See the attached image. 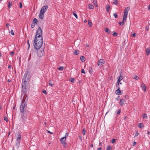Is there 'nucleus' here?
<instances>
[{
	"label": "nucleus",
	"instance_id": "c9c22d12",
	"mask_svg": "<svg viewBox=\"0 0 150 150\" xmlns=\"http://www.w3.org/2000/svg\"><path fill=\"white\" fill-rule=\"evenodd\" d=\"M75 12L74 11L73 12V15L74 16L76 17V18H78V16L75 13Z\"/></svg>",
	"mask_w": 150,
	"mask_h": 150
},
{
	"label": "nucleus",
	"instance_id": "49530a36",
	"mask_svg": "<svg viewBox=\"0 0 150 150\" xmlns=\"http://www.w3.org/2000/svg\"><path fill=\"white\" fill-rule=\"evenodd\" d=\"M42 92L45 95L47 94V91L45 90H43L42 91Z\"/></svg>",
	"mask_w": 150,
	"mask_h": 150
},
{
	"label": "nucleus",
	"instance_id": "a19ab883",
	"mask_svg": "<svg viewBox=\"0 0 150 150\" xmlns=\"http://www.w3.org/2000/svg\"><path fill=\"white\" fill-rule=\"evenodd\" d=\"M113 15L115 18H117L118 17L117 14L116 13H114L113 14Z\"/></svg>",
	"mask_w": 150,
	"mask_h": 150
},
{
	"label": "nucleus",
	"instance_id": "cd10ccee",
	"mask_svg": "<svg viewBox=\"0 0 150 150\" xmlns=\"http://www.w3.org/2000/svg\"><path fill=\"white\" fill-rule=\"evenodd\" d=\"M110 8V7L109 5L108 4L107 5V6L106 7V11L107 12L109 11Z\"/></svg>",
	"mask_w": 150,
	"mask_h": 150
},
{
	"label": "nucleus",
	"instance_id": "338daca9",
	"mask_svg": "<svg viewBox=\"0 0 150 150\" xmlns=\"http://www.w3.org/2000/svg\"><path fill=\"white\" fill-rule=\"evenodd\" d=\"M7 81H8V82H11V80L10 79H8Z\"/></svg>",
	"mask_w": 150,
	"mask_h": 150
},
{
	"label": "nucleus",
	"instance_id": "412c9836",
	"mask_svg": "<svg viewBox=\"0 0 150 150\" xmlns=\"http://www.w3.org/2000/svg\"><path fill=\"white\" fill-rule=\"evenodd\" d=\"M38 22V21L37 19H36V18H35L34 19L33 21V23H34V24H37V22Z\"/></svg>",
	"mask_w": 150,
	"mask_h": 150
},
{
	"label": "nucleus",
	"instance_id": "aec40b11",
	"mask_svg": "<svg viewBox=\"0 0 150 150\" xmlns=\"http://www.w3.org/2000/svg\"><path fill=\"white\" fill-rule=\"evenodd\" d=\"M105 31L107 32L108 34H109L110 33V31L107 28H105Z\"/></svg>",
	"mask_w": 150,
	"mask_h": 150
},
{
	"label": "nucleus",
	"instance_id": "6e6d98bb",
	"mask_svg": "<svg viewBox=\"0 0 150 150\" xmlns=\"http://www.w3.org/2000/svg\"><path fill=\"white\" fill-rule=\"evenodd\" d=\"M79 139L81 141L82 140V137L80 135L79 136Z\"/></svg>",
	"mask_w": 150,
	"mask_h": 150
},
{
	"label": "nucleus",
	"instance_id": "f704fd0d",
	"mask_svg": "<svg viewBox=\"0 0 150 150\" xmlns=\"http://www.w3.org/2000/svg\"><path fill=\"white\" fill-rule=\"evenodd\" d=\"M79 51H77L76 50L74 51V53L75 54L78 55L79 54Z\"/></svg>",
	"mask_w": 150,
	"mask_h": 150
},
{
	"label": "nucleus",
	"instance_id": "4468645a",
	"mask_svg": "<svg viewBox=\"0 0 150 150\" xmlns=\"http://www.w3.org/2000/svg\"><path fill=\"white\" fill-rule=\"evenodd\" d=\"M65 141H64L61 142V143L62 144L63 146H64L65 148H67V144L65 142Z\"/></svg>",
	"mask_w": 150,
	"mask_h": 150
},
{
	"label": "nucleus",
	"instance_id": "1a4fd4ad",
	"mask_svg": "<svg viewBox=\"0 0 150 150\" xmlns=\"http://www.w3.org/2000/svg\"><path fill=\"white\" fill-rule=\"evenodd\" d=\"M48 8V6L47 5L44 6L41 8L40 12L44 13L47 10Z\"/></svg>",
	"mask_w": 150,
	"mask_h": 150
},
{
	"label": "nucleus",
	"instance_id": "3c124183",
	"mask_svg": "<svg viewBox=\"0 0 150 150\" xmlns=\"http://www.w3.org/2000/svg\"><path fill=\"white\" fill-rule=\"evenodd\" d=\"M68 136V133H66L65 134V136L64 137H65V138L66 139V137Z\"/></svg>",
	"mask_w": 150,
	"mask_h": 150
},
{
	"label": "nucleus",
	"instance_id": "9b49d317",
	"mask_svg": "<svg viewBox=\"0 0 150 150\" xmlns=\"http://www.w3.org/2000/svg\"><path fill=\"white\" fill-rule=\"evenodd\" d=\"M44 13L40 11V14L39 15V18L41 20H42L44 18Z\"/></svg>",
	"mask_w": 150,
	"mask_h": 150
},
{
	"label": "nucleus",
	"instance_id": "473e14b6",
	"mask_svg": "<svg viewBox=\"0 0 150 150\" xmlns=\"http://www.w3.org/2000/svg\"><path fill=\"white\" fill-rule=\"evenodd\" d=\"M113 3L115 5H117L118 4V1L117 0H113Z\"/></svg>",
	"mask_w": 150,
	"mask_h": 150
},
{
	"label": "nucleus",
	"instance_id": "ddd939ff",
	"mask_svg": "<svg viewBox=\"0 0 150 150\" xmlns=\"http://www.w3.org/2000/svg\"><path fill=\"white\" fill-rule=\"evenodd\" d=\"M127 19H125L124 20V21H123V19L122 20V22H119V25L121 26H122L124 25V23L126 21Z\"/></svg>",
	"mask_w": 150,
	"mask_h": 150
},
{
	"label": "nucleus",
	"instance_id": "a211bd4d",
	"mask_svg": "<svg viewBox=\"0 0 150 150\" xmlns=\"http://www.w3.org/2000/svg\"><path fill=\"white\" fill-rule=\"evenodd\" d=\"M80 59L81 61L83 62H84L85 61V58L83 56H81L80 57Z\"/></svg>",
	"mask_w": 150,
	"mask_h": 150
},
{
	"label": "nucleus",
	"instance_id": "a878e982",
	"mask_svg": "<svg viewBox=\"0 0 150 150\" xmlns=\"http://www.w3.org/2000/svg\"><path fill=\"white\" fill-rule=\"evenodd\" d=\"M60 140L61 142H63L64 141H66V139L65 138V137H63L60 139Z\"/></svg>",
	"mask_w": 150,
	"mask_h": 150
},
{
	"label": "nucleus",
	"instance_id": "e433bc0d",
	"mask_svg": "<svg viewBox=\"0 0 150 150\" xmlns=\"http://www.w3.org/2000/svg\"><path fill=\"white\" fill-rule=\"evenodd\" d=\"M93 3L94 5L96 6H97V4L96 2V0H94L93 1Z\"/></svg>",
	"mask_w": 150,
	"mask_h": 150
},
{
	"label": "nucleus",
	"instance_id": "bf43d9fd",
	"mask_svg": "<svg viewBox=\"0 0 150 150\" xmlns=\"http://www.w3.org/2000/svg\"><path fill=\"white\" fill-rule=\"evenodd\" d=\"M136 35V34L135 33H134L132 35V36L133 37H135Z\"/></svg>",
	"mask_w": 150,
	"mask_h": 150
},
{
	"label": "nucleus",
	"instance_id": "c85d7f7f",
	"mask_svg": "<svg viewBox=\"0 0 150 150\" xmlns=\"http://www.w3.org/2000/svg\"><path fill=\"white\" fill-rule=\"evenodd\" d=\"M88 6L89 8L91 9L93 8L94 7V6L92 5L91 4H89Z\"/></svg>",
	"mask_w": 150,
	"mask_h": 150
},
{
	"label": "nucleus",
	"instance_id": "4be33fe9",
	"mask_svg": "<svg viewBox=\"0 0 150 150\" xmlns=\"http://www.w3.org/2000/svg\"><path fill=\"white\" fill-rule=\"evenodd\" d=\"M93 70L92 68L91 67H90L89 68V72L91 73V74L93 72Z\"/></svg>",
	"mask_w": 150,
	"mask_h": 150
},
{
	"label": "nucleus",
	"instance_id": "6e6552de",
	"mask_svg": "<svg viewBox=\"0 0 150 150\" xmlns=\"http://www.w3.org/2000/svg\"><path fill=\"white\" fill-rule=\"evenodd\" d=\"M105 61L103 59H100L99 60L98 62V65L100 67H102L103 64H105Z\"/></svg>",
	"mask_w": 150,
	"mask_h": 150
},
{
	"label": "nucleus",
	"instance_id": "37998d69",
	"mask_svg": "<svg viewBox=\"0 0 150 150\" xmlns=\"http://www.w3.org/2000/svg\"><path fill=\"white\" fill-rule=\"evenodd\" d=\"M35 26V24H34V23H32L31 24V27L32 28H33Z\"/></svg>",
	"mask_w": 150,
	"mask_h": 150
},
{
	"label": "nucleus",
	"instance_id": "72a5a7b5",
	"mask_svg": "<svg viewBox=\"0 0 150 150\" xmlns=\"http://www.w3.org/2000/svg\"><path fill=\"white\" fill-rule=\"evenodd\" d=\"M52 82L51 80H50L49 82V84L50 86H52L53 85V84H52Z\"/></svg>",
	"mask_w": 150,
	"mask_h": 150
},
{
	"label": "nucleus",
	"instance_id": "f03ea898",
	"mask_svg": "<svg viewBox=\"0 0 150 150\" xmlns=\"http://www.w3.org/2000/svg\"><path fill=\"white\" fill-rule=\"evenodd\" d=\"M43 43L42 38H35L33 45L34 47L36 50L39 49Z\"/></svg>",
	"mask_w": 150,
	"mask_h": 150
},
{
	"label": "nucleus",
	"instance_id": "6ab92c4d",
	"mask_svg": "<svg viewBox=\"0 0 150 150\" xmlns=\"http://www.w3.org/2000/svg\"><path fill=\"white\" fill-rule=\"evenodd\" d=\"M123 79V76L121 75H120V76L119 77V78L118 79V81H120L121 80H122Z\"/></svg>",
	"mask_w": 150,
	"mask_h": 150
},
{
	"label": "nucleus",
	"instance_id": "f257e3e1",
	"mask_svg": "<svg viewBox=\"0 0 150 150\" xmlns=\"http://www.w3.org/2000/svg\"><path fill=\"white\" fill-rule=\"evenodd\" d=\"M24 97L23 98L21 104L20 106V112L22 113L21 118L23 121L25 122L28 113V110L27 104L25 103V100Z\"/></svg>",
	"mask_w": 150,
	"mask_h": 150
},
{
	"label": "nucleus",
	"instance_id": "8fccbe9b",
	"mask_svg": "<svg viewBox=\"0 0 150 150\" xmlns=\"http://www.w3.org/2000/svg\"><path fill=\"white\" fill-rule=\"evenodd\" d=\"M81 73H83V74H85V72L84 70L83 69H82L81 70Z\"/></svg>",
	"mask_w": 150,
	"mask_h": 150
},
{
	"label": "nucleus",
	"instance_id": "39448f33",
	"mask_svg": "<svg viewBox=\"0 0 150 150\" xmlns=\"http://www.w3.org/2000/svg\"><path fill=\"white\" fill-rule=\"evenodd\" d=\"M28 71H27L25 73L24 76V79L23 80H23H24V82L25 86V82H27V81H28L29 80V76L28 75Z\"/></svg>",
	"mask_w": 150,
	"mask_h": 150
},
{
	"label": "nucleus",
	"instance_id": "423d86ee",
	"mask_svg": "<svg viewBox=\"0 0 150 150\" xmlns=\"http://www.w3.org/2000/svg\"><path fill=\"white\" fill-rule=\"evenodd\" d=\"M17 135L18 137L16 139L17 143H16V146H17V148H18V147H19L20 144V143L21 136L20 134L19 133H17Z\"/></svg>",
	"mask_w": 150,
	"mask_h": 150
},
{
	"label": "nucleus",
	"instance_id": "864d4df0",
	"mask_svg": "<svg viewBox=\"0 0 150 150\" xmlns=\"http://www.w3.org/2000/svg\"><path fill=\"white\" fill-rule=\"evenodd\" d=\"M115 139H113L111 141V143H113L115 142Z\"/></svg>",
	"mask_w": 150,
	"mask_h": 150
},
{
	"label": "nucleus",
	"instance_id": "7c9ffc66",
	"mask_svg": "<svg viewBox=\"0 0 150 150\" xmlns=\"http://www.w3.org/2000/svg\"><path fill=\"white\" fill-rule=\"evenodd\" d=\"M8 30L9 33H11L12 35H14V33L12 30H11V31H10L9 29H8Z\"/></svg>",
	"mask_w": 150,
	"mask_h": 150
},
{
	"label": "nucleus",
	"instance_id": "58836bf2",
	"mask_svg": "<svg viewBox=\"0 0 150 150\" xmlns=\"http://www.w3.org/2000/svg\"><path fill=\"white\" fill-rule=\"evenodd\" d=\"M111 149V147L110 146H108L106 150H110Z\"/></svg>",
	"mask_w": 150,
	"mask_h": 150
},
{
	"label": "nucleus",
	"instance_id": "20e7f679",
	"mask_svg": "<svg viewBox=\"0 0 150 150\" xmlns=\"http://www.w3.org/2000/svg\"><path fill=\"white\" fill-rule=\"evenodd\" d=\"M130 8L129 7H127L125 8L124 11V15H123V21L125 19H127V14L128 11L129 10Z\"/></svg>",
	"mask_w": 150,
	"mask_h": 150
},
{
	"label": "nucleus",
	"instance_id": "b1692460",
	"mask_svg": "<svg viewBox=\"0 0 150 150\" xmlns=\"http://www.w3.org/2000/svg\"><path fill=\"white\" fill-rule=\"evenodd\" d=\"M88 23L89 27H91L92 26V23L91 20H88Z\"/></svg>",
	"mask_w": 150,
	"mask_h": 150
},
{
	"label": "nucleus",
	"instance_id": "79ce46f5",
	"mask_svg": "<svg viewBox=\"0 0 150 150\" xmlns=\"http://www.w3.org/2000/svg\"><path fill=\"white\" fill-rule=\"evenodd\" d=\"M143 117V118H145L147 119V115L146 114H144Z\"/></svg>",
	"mask_w": 150,
	"mask_h": 150
},
{
	"label": "nucleus",
	"instance_id": "4d7b16f0",
	"mask_svg": "<svg viewBox=\"0 0 150 150\" xmlns=\"http://www.w3.org/2000/svg\"><path fill=\"white\" fill-rule=\"evenodd\" d=\"M10 26V25L9 24L7 23L6 24V26L8 28V27Z\"/></svg>",
	"mask_w": 150,
	"mask_h": 150
},
{
	"label": "nucleus",
	"instance_id": "5701e85b",
	"mask_svg": "<svg viewBox=\"0 0 150 150\" xmlns=\"http://www.w3.org/2000/svg\"><path fill=\"white\" fill-rule=\"evenodd\" d=\"M12 6V2L11 1H10L8 2V7L10 8L11 7V6Z\"/></svg>",
	"mask_w": 150,
	"mask_h": 150
},
{
	"label": "nucleus",
	"instance_id": "dca6fc26",
	"mask_svg": "<svg viewBox=\"0 0 150 150\" xmlns=\"http://www.w3.org/2000/svg\"><path fill=\"white\" fill-rule=\"evenodd\" d=\"M141 87H142L143 90H144V91H146V87L144 83H143L142 84Z\"/></svg>",
	"mask_w": 150,
	"mask_h": 150
},
{
	"label": "nucleus",
	"instance_id": "680f3d73",
	"mask_svg": "<svg viewBox=\"0 0 150 150\" xmlns=\"http://www.w3.org/2000/svg\"><path fill=\"white\" fill-rule=\"evenodd\" d=\"M14 53V52L13 51H12L11 52L10 55L12 56L13 55V54Z\"/></svg>",
	"mask_w": 150,
	"mask_h": 150
},
{
	"label": "nucleus",
	"instance_id": "5fc2aeb1",
	"mask_svg": "<svg viewBox=\"0 0 150 150\" xmlns=\"http://www.w3.org/2000/svg\"><path fill=\"white\" fill-rule=\"evenodd\" d=\"M22 3L21 2L19 3V7L20 8H21L22 7Z\"/></svg>",
	"mask_w": 150,
	"mask_h": 150
},
{
	"label": "nucleus",
	"instance_id": "2eb2a0df",
	"mask_svg": "<svg viewBox=\"0 0 150 150\" xmlns=\"http://www.w3.org/2000/svg\"><path fill=\"white\" fill-rule=\"evenodd\" d=\"M146 54L147 55H149L150 54V48L148 47L146 50Z\"/></svg>",
	"mask_w": 150,
	"mask_h": 150
},
{
	"label": "nucleus",
	"instance_id": "e2e57ef3",
	"mask_svg": "<svg viewBox=\"0 0 150 150\" xmlns=\"http://www.w3.org/2000/svg\"><path fill=\"white\" fill-rule=\"evenodd\" d=\"M138 135V132H137L135 134V137H137V136Z\"/></svg>",
	"mask_w": 150,
	"mask_h": 150
},
{
	"label": "nucleus",
	"instance_id": "bb28decb",
	"mask_svg": "<svg viewBox=\"0 0 150 150\" xmlns=\"http://www.w3.org/2000/svg\"><path fill=\"white\" fill-rule=\"evenodd\" d=\"M133 78L136 80H138L139 79V77L136 75H135L133 77Z\"/></svg>",
	"mask_w": 150,
	"mask_h": 150
},
{
	"label": "nucleus",
	"instance_id": "603ef678",
	"mask_svg": "<svg viewBox=\"0 0 150 150\" xmlns=\"http://www.w3.org/2000/svg\"><path fill=\"white\" fill-rule=\"evenodd\" d=\"M149 30V27L146 26L145 28V30L146 31H148Z\"/></svg>",
	"mask_w": 150,
	"mask_h": 150
},
{
	"label": "nucleus",
	"instance_id": "4c0bfd02",
	"mask_svg": "<svg viewBox=\"0 0 150 150\" xmlns=\"http://www.w3.org/2000/svg\"><path fill=\"white\" fill-rule=\"evenodd\" d=\"M82 134L83 135H85L86 134V130L84 129H83L82 130Z\"/></svg>",
	"mask_w": 150,
	"mask_h": 150
},
{
	"label": "nucleus",
	"instance_id": "393cba45",
	"mask_svg": "<svg viewBox=\"0 0 150 150\" xmlns=\"http://www.w3.org/2000/svg\"><path fill=\"white\" fill-rule=\"evenodd\" d=\"M142 125H143V124L142 123H140L139 124V127L141 129L143 128L144 126L143 125L142 126Z\"/></svg>",
	"mask_w": 150,
	"mask_h": 150
},
{
	"label": "nucleus",
	"instance_id": "69168bd1",
	"mask_svg": "<svg viewBox=\"0 0 150 150\" xmlns=\"http://www.w3.org/2000/svg\"><path fill=\"white\" fill-rule=\"evenodd\" d=\"M148 8L149 10H150V5H149V6L148 7Z\"/></svg>",
	"mask_w": 150,
	"mask_h": 150
},
{
	"label": "nucleus",
	"instance_id": "c756f323",
	"mask_svg": "<svg viewBox=\"0 0 150 150\" xmlns=\"http://www.w3.org/2000/svg\"><path fill=\"white\" fill-rule=\"evenodd\" d=\"M121 112V109H119L118 110H116V114H119Z\"/></svg>",
	"mask_w": 150,
	"mask_h": 150
},
{
	"label": "nucleus",
	"instance_id": "7ed1b4c3",
	"mask_svg": "<svg viewBox=\"0 0 150 150\" xmlns=\"http://www.w3.org/2000/svg\"><path fill=\"white\" fill-rule=\"evenodd\" d=\"M42 31L40 27H39L37 30L36 34L35 35V38H42Z\"/></svg>",
	"mask_w": 150,
	"mask_h": 150
},
{
	"label": "nucleus",
	"instance_id": "a18cd8bd",
	"mask_svg": "<svg viewBox=\"0 0 150 150\" xmlns=\"http://www.w3.org/2000/svg\"><path fill=\"white\" fill-rule=\"evenodd\" d=\"M27 43L28 45V49H29L30 48V45L29 42V40H27Z\"/></svg>",
	"mask_w": 150,
	"mask_h": 150
},
{
	"label": "nucleus",
	"instance_id": "ea45409f",
	"mask_svg": "<svg viewBox=\"0 0 150 150\" xmlns=\"http://www.w3.org/2000/svg\"><path fill=\"white\" fill-rule=\"evenodd\" d=\"M118 35L117 33L116 32H114L113 33V35L115 36H116Z\"/></svg>",
	"mask_w": 150,
	"mask_h": 150
},
{
	"label": "nucleus",
	"instance_id": "2f4dec72",
	"mask_svg": "<svg viewBox=\"0 0 150 150\" xmlns=\"http://www.w3.org/2000/svg\"><path fill=\"white\" fill-rule=\"evenodd\" d=\"M69 80L71 82L74 83L75 81V79L73 78H71L69 79Z\"/></svg>",
	"mask_w": 150,
	"mask_h": 150
},
{
	"label": "nucleus",
	"instance_id": "0eeeda50",
	"mask_svg": "<svg viewBox=\"0 0 150 150\" xmlns=\"http://www.w3.org/2000/svg\"><path fill=\"white\" fill-rule=\"evenodd\" d=\"M44 48L41 50H38L37 51L38 55L39 57H41L43 56L45 54Z\"/></svg>",
	"mask_w": 150,
	"mask_h": 150
},
{
	"label": "nucleus",
	"instance_id": "0e129e2a",
	"mask_svg": "<svg viewBox=\"0 0 150 150\" xmlns=\"http://www.w3.org/2000/svg\"><path fill=\"white\" fill-rule=\"evenodd\" d=\"M87 47H89V45L88 44H86L85 45Z\"/></svg>",
	"mask_w": 150,
	"mask_h": 150
},
{
	"label": "nucleus",
	"instance_id": "f3484780",
	"mask_svg": "<svg viewBox=\"0 0 150 150\" xmlns=\"http://www.w3.org/2000/svg\"><path fill=\"white\" fill-rule=\"evenodd\" d=\"M124 102L125 100L124 99H121L119 102V104L121 106H122L123 105Z\"/></svg>",
	"mask_w": 150,
	"mask_h": 150
},
{
	"label": "nucleus",
	"instance_id": "052dcab7",
	"mask_svg": "<svg viewBox=\"0 0 150 150\" xmlns=\"http://www.w3.org/2000/svg\"><path fill=\"white\" fill-rule=\"evenodd\" d=\"M133 146H135L136 145V142H133Z\"/></svg>",
	"mask_w": 150,
	"mask_h": 150
},
{
	"label": "nucleus",
	"instance_id": "f8f14e48",
	"mask_svg": "<svg viewBox=\"0 0 150 150\" xmlns=\"http://www.w3.org/2000/svg\"><path fill=\"white\" fill-rule=\"evenodd\" d=\"M120 92H121V91L120 90V88L119 87H118V89H117L115 91V93L117 95H119L120 94Z\"/></svg>",
	"mask_w": 150,
	"mask_h": 150
},
{
	"label": "nucleus",
	"instance_id": "774afa93",
	"mask_svg": "<svg viewBox=\"0 0 150 150\" xmlns=\"http://www.w3.org/2000/svg\"><path fill=\"white\" fill-rule=\"evenodd\" d=\"M101 147H100L99 148H98L97 150H101Z\"/></svg>",
	"mask_w": 150,
	"mask_h": 150
},
{
	"label": "nucleus",
	"instance_id": "9d476101",
	"mask_svg": "<svg viewBox=\"0 0 150 150\" xmlns=\"http://www.w3.org/2000/svg\"><path fill=\"white\" fill-rule=\"evenodd\" d=\"M22 91L23 93V94H24L25 96V94L27 92V90L26 89V88L25 86H24L23 85L22 86Z\"/></svg>",
	"mask_w": 150,
	"mask_h": 150
},
{
	"label": "nucleus",
	"instance_id": "13d9d810",
	"mask_svg": "<svg viewBox=\"0 0 150 150\" xmlns=\"http://www.w3.org/2000/svg\"><path fill=\"white\" fill-rule=\"evenodd\" d=\"M47 132L48 133H50V134H53V133H52V132H50V131H49V130H47Z\"/></svg>",
	"mask_w": 150,
	"mask_h": 150
},
{
	"label": "nucleus",
	"instance_id": "09e8293b",
	"mask_svg": "<svg viewBox=\"0 0 150 150\" xmlns=\"http://www.w3.org/2000/svg\"><path fill=\"white\" fill-rule=\"evenodd\" d=\"M58 69L59 70H63V67H60Z\"/></svg>",
	"mask_w": 150,
	"mask_h": 150
},
{
	"label": "nucleus",
	"instance_id": "c03bdc74",
	"mask_svg": "<svg viewBox=\"0 0 150 150\" xmlns=\"http://www.w3.org/2000/svg\"><path fill=\"white\" fill-rule=\"evenodd\" d=\"M120 81H118L117 80V82L116 83V87H118V86H119V84H120Z\"/></svg>",
	"mask_w": 150,
	"mask_h": 150
},
{
	"label": "nucleus",
	"instance_id": "de8ad7c7",
	"mask_svg": "<svg viewBox=\"0 0 150 150\" xmlns=\"http://www.w3.org/2000/svg\"><path fill=\"white\" fill-rule=\"evenodd\" d=\"M4 120H6L7 122H8V119L6 116L4 117Z\"/></svg>",
	"mask_w": 150,
	"mask_h": 150
}]
</instances>
